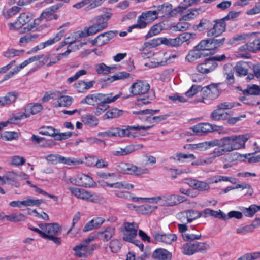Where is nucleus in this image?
Instances as JSON below:
<instances>
[{"mask_svg":"<svg viewBox=\"0 0 260 260\" xmlns=\"http://www.w3.org/2000/svg\"><path fill=\"white\" fill-rule=\"evenodd\" d=\"M112 16L113 13L108 11L103 14L92 18L90 21L91 24L81 32L80 36H93L103 31L108 27V21Z\"/></svg>","mask_w":260,"mask_h":260,"instance_id":"1","label":"nucleus"},{"mask_svg":"<svg viewBox=\"0 0 260 260\" xmlns=\"http://www.w3.org/2000/svg\"><path fill=\"white\" fill-rule=\"evenodd\" d=\"M250 137L249 134L225 137L219 140V146L223 147L226 152L244 149L245 143Z\"/></svg>","mask_w":260,"mask_h":260,"instance_id":"2","label":"nucleus"},{"mask_svg":"<svg viewBox=\"0 0 260 260\" xmlns=\"http://www.w3.org/2000/svg\"><path fill=\"white\" fill-rule=\"evenodd\" d=\"M57 54H48L45 56H44L43 55H39L34 56H32L27 59L24 60L23 62L20 63L19 65L17 66L15 68L13 69L12 71L9 72L7 74H6L3 78V81H6L8 80L9 79L12 78L15 75L18 73L21 70L24 69L30 63L40 60L42 59V63L43 64L47 63V66H51L53 64L56 63V62L52 63V56L57 55Z\"/></svg>","mask_w":260,"mask_h":260,"instance_id":"3","label":"nucleus"},{"mask_svg":"<svg viewBox=\"0 0 260 260\" xmlns=\"http://www.w3.org/2000/svg\"><path fill=\"white\" fill-rule=\"evenodd\" d=\"M39 226L44 231L45 239L51 240L56 244H60V239L56 237L61 232V228L58 224L56 223L41 224Z\"/></svg>","mask_w":260,"mask_h":260,"instance_id":"4","label":"nucleus"},{"mask_svg":"<svg viewBox=\"0 0 260 260\" xmlns=\"http://www.w3.org/2000/svg\"><path fill=\"white\" fill-rule=\"evenodd\" d=\"M138 224L135 222H125L123 224V240L124 241L133 243L138 246L141 250L143 249V245L138 241L134 240L137 235Z\"/></svg>","mask_w":260,"mask_h":260,"instance_id":"5","label":"nucleus"},{"mask_svg":"<svg viewBox=\"0 0 260 260\" xmlns=\"http://www.w3.org/2000/svg\"><path fill=\"white\" fill-rule=\"evenodd\" d=\"M157 13L154 11H147L143 12L138 18L137 23L130 26L128 28V32L132 31L133 29L138 28H145L147 24H150L158 18Z\"/></svg>","mask_w":260,"mask_h":260,"instance_id":"6","label":"nucleus"},{"mask_svg":"<svg viewBox=\"0 0 260 260\" xmlns=\"http://www.w3.org/2000/svg\"><path fill=\"white\" fill-rule=\"evenodd\" d=\"M219 95V91L217 85L211 84L205 87L202 91V97L196 101L209 104Z\"/></svg>","mask_w":260,"mask_h":260,"instance_id":"7","label":"nucleus"},{"mask_svg":"<svg viewBox=\"0 0 260 260\" xmlns=\"http://www.w3.org/2000/svg\"><path fill=\"white\" fill-rule=\"evenodd\" d=\"M211 152L210 156L206 158L203 157H199L196 161L191 162L192 166H204L211 164L214 160L225 153V151L222 147L216 146Z\"/></svg>","mask_w":260,"mask_h":260,"instance_id":"8","label":"nucleus"},{"mask_svg":"<svg viewBox=\"0 0 260 260\" xmlns=\"http://www.w3.org/2000/svg\"><path fill=\"white\" fill-rule=\"evenodd\" d=\"M119 171L125 174L135 176H140L143 174H148L150 171L146 168H141L133 164L121 163L119 166Z\"/></svg>","mask_w":260,"mask_h":260,"instance_id":"9","label":"nucleus"},{"mask_svg":"<svg viewBox=\"0 0 260 260\" xmlns=\"http://www.w3.org/2000/svg\"><path fill=\"white\" fill-rule=\"evenodd\" d=\"M220 141L218 139H213L210 141H204L195 144H190L184 146V148L191 151H206L212 147L219 146Z\"/></svg>","mask_w":260,"mask_h":260,"instance_id":"10","label":"nucleus"},{"mask_svg":"<svg viewBox=\"0 0 260 260\" xmlns=\"http://www.w3.org/2000/svg\"><path fill=\"white\" fill-rule=\"evenodd\" d=\"M43 109V106L41 104L36 103L35 104H29L27 105L24 109V112L22 113L18 114L14 117L16 120L28 118L30 115H35Z\"/></svg>","mask_w":260,"mask_h":260,"instance_id":"11","label":"nucleus"},{"mask_svg":"<svg viewBox=\"0 0 260 260\" xmlns=\"http://www.w3.org/2000/svg\"><path fill=\"white\" fill-rule=\"evenodd\" d=\"M32 18L31 14L26 13L21 14L14 22L8 23V26L10 30H16L21 28L23 25L28 23Z\"/></svg>","mask_w":260,"mask_h":260,"instance_id":"12","label":"nucleus"},{"mask_svg":"<svg viewBox=\"0 0 260 260\" xmlns=\"http://www.w3.org/2000/svg\"><path fill=\"white\" fill-rule=\"evenodd\" d=\"M184 197L176 194L161 196V206H174L186 201Z\"/></svg>","mask_w":260,"mask_h":260,"instance_id":"13","label":"nucleus"},{"mask_svg":"<svg viewBox=\"0 0 260 260\" xmlns=\"http://www.w3.org/2000/svg\"><path fill=\"white\" fill-rule=\"evenodd\" d=\"M150 88L149 84L146 81L138 80L133 83L130 87V92L134 95L144 94Z\"/></svg>","mask_w":260,"mask_h":260,"instance_id":"14","label":"nucleus"},{"mask_svg":"<svg viewBox=\"0 0 260 260\" xmlns=\"http://www.w3.org/2000/svg\"><path fill=\"white\" fill-rule=\"evenodd\" d=\"M68 189L70 191L72 194L78 199L92 202H94L97 199L96 196L91 194V192L84 189L74 187H69Z\"/></svg>","mask_w":260,"mask_h":260,"instance_id":"15","label":"nucleus"},{"mask_svg":"<svg viewBox=\"0 0 260 260\" xmlns=\"http://www.w3.org/2000/svg\"><path fill=\"white\" fill-rule=\"evenodd\" d=\"M155 8V6H154ZM157 8L155 11L157 13V16L159 14L162 15L163 17H171L177 15L176 10L175 8L173 9V6L169 3H165L162 5L156 7Z\"/></svg>","mask_w":260,"mask_h":260,"instance_id":"16","label":"nucleus"},{"mask_svg":"<svg viewBox=\"0 0 260 260\" xmlns=\"http://www.w3.org/2000/svg\"><path fill=\"white\" fill-rule=\"evenodd\" d=\"M213 27L207 32V36L210 37H217L225 31L226 23L223 19H220L214 21Z\"/></svg>","mask_w":260,"mask_h":260,"instance_id":"17","label":"nucleus"},{"mask_svg":"<svg viewBox=\"0 0 260 260\" xmlns=\"http://www.w3.org/2000/svg\"><path fill=\"white\" fill-rule=\"evenodd\" d=\"M115 36V33L112 31H109L100 34L94 39L91 40L90 43L92 46H101L107 43Z\"/></svg>","mask_w":260,"mask_h":260,"instance_id":"18","label":"nucleus"},{"mask_svg":"<svg viewBox=\"0 0 260 260\" xmlns=\"http://www.w3.org/2000/svg\"><path fill=\"white\" fill-rule=\"evenodd\" d=\"M86 42L80 43L78 40V43H73L70 44V45H68L67 50L64 53L57 54V55L52 56V63L57 62L62 57L67 56L71 52L79 50L84 45H86Z\"/></svg>","mask_w":260,"mask_h":260,"instance_id":"19","label":"nucleus"},{"mask_svg":"<svg viewBox=\"0 0 260 260\" xmlns=\"http://www.w3.org/2000/svg\"><path fill=\"white\" fill-rule=\"evenodd\" d=\"M143 148V145L141 144H132L126 146L124 148H119L117 150L112 151L111 153L114 156H124Z\"/></svg>","mask_w":260,"mask_h":260,"instance_id":"20","label":"nucleus"},{"mask_svg":"<svg viewBox=\"0 0 260 260\" xmlns=\"http://www.w3.org/2000/svg\"><path fill=\"white\" fill-rule=\"evenodd\" d=\"M217 66V64L210 58H207L203 63H200L197 67L198 72L202 74H206L212 72Z\"/></svg>","mask_w":260,"mask_h":260,"instance_id":"21","label":"nucleus"},{"mask_svg":"<svg viewBox=\"0 0 260 260\" xmlns=\"http://www.w3.org/2000/svg\"><path fill=\"white\" fill-rule=\"evenodd\" d=\"M214 126L209 123H201L190 127V129L196 134H203L211 132L214 129Z\"/></svg>","mask_w":260,"mask_h":260,"instance_id":"22","label":"nucleus"},{"mask_svg":"<svg viewBox=\"0 0 260 260\" xmlns=\"http://www.w3.org/2000/svg\"><path fill=\"white\" fill-rule=\"evenodd\" d=\"M61 5L59 4L55 5L50 7L45 10L41 15L40 18L41 19H45L46 21L50 20L53 18L57 19V16L53 13L55 11L58 10Z\"/></svg>","mask_w":260,"mask_h":260,"instance_id":"23","label":"nucleus"},{"mask_svg":"<svg viewBox=\"0 0 260 260\" xmlns=\"http://www.w3.org/2000/svg\"><path fill=\"white\" fill-rule=\"evenodd\" d=\"M196 47L199 51L206 54V56H207L211 53L213 46L211 40H204L201 41Z\"/></svg>","mask_w":260,"mask_h":260,"instance_id":"24","label":"nucleus"},{"mask_svg":"<svg viewBox=\"0 0 260 260\" xmlns=\"http://www.w3.org/2000/svg\"><path fill=\"white\" fill-rule=\"evenodd\" d=\"M154 238L157 242H161L166 244H171L173 241L176 240V236L175 234H161L155 233Z\"/></svg>","mask_w":260,"mask_h":260,"instance_id":"25","label":"nucleus"},{"mask_svg":"<svg viewBox=\"0 0 260 260\" xmlns=\"http://www.w3.org/2000/svg\"><path fill=\"white\" fill-rule=\"evenodd\" d=\"M64 33L63 30H60L57 33L54 37L50 38L46 41L40 43L39 47L40 48H45L47 47L53 45L61 40L64 36Z\"/></svg>","mask_w":260,"mask_h":260,"instance_id":"26","label":"nucleus"},{"mask_svg":"<svg viewBox=\"0 0 260 260\" xmlns=\"http://www.w3.org/2000/svg\"><path fill=\"white\" fill-rule=\"evenodd\" d=\"M74 250L76 255L79 257H86L90 254L89 246L83 243L75 246Z\"/></svg>","mask_w":260,"mask_h":260,"instance_id":"27","label":"nucleus"},{"mask_svg":"<svg viewBox=\"0 0 260 260\" xmlns=\"http://www.w3.org/2000/svg\"><path fill=\"white\" fill-rule=\"evenodd\" d=\"M153 257L158 260H171L172 254L165 249L159 248L154 251Z\"/></svg>","mask_w":260,"mask_h":260,"instance_id":"28","label":"nucleus"},{"mask_svg":"<svg viewBox=\"0 0 260 260\" xmlns=\"http://www.w3.org/2000/svg\"><path fill=\"white\" fill-rule=\"evenodd\" d=\"M187 183L192 187H194L200 191H207L210 189L209 185L204 181H200L196 180L190 179L187 182Z\"/></svg>","mask_w":260,"mask_h":260,"instance_id":"29","label":"nucleus"},{"mask_svg":"<svg viewBox=\"0 0 260 260\" xmlns=\"http://www.w3.org/2000/svg\"><path fill=\"white\" fill-rule=\"evenodd\" d=\"M201 213L202 214V216L204 217H207L208 216H211L215 218L224 220V218L225 217V214L220 210L215 211L209 208H206Z\"/></svg>","mask_w":260,"mask_h":260,"instance_id":"30","label":"nucleus"},{"mask_svg":"<svg viewBox=\"0 0 260 260\" xmlns=\"http://www.w3.org/2000/svg\"><path fill=\"white\" fill-rule=\"evenodd\" d=\"M95 69L98 74H108L116 69L114 66H107L104 63H100L95 65Z\"/></svg>","mask_w":260,"mask_h":260,"instance_id":"31","label":"nucleus"},{"mask_svg":"<svg viewBox=\"0 0 260 260\" xmlns=\"http://www.w3.org/2000/svg\"><path fill=\"white\" fill-rule=\"evenodd\" d=\"M204 57H206V54L201 53L195 47L193 50H190L188 52L185 59L188 62H193L197 59Z\"/></svg>","mask_w":260,"mask_h":260,"instance_id":"32","label":"nucleus"},{"mask_svg":"<svg viewBox=\"0 0 260 260\" xmlns=\"http://www.w3.org/2000/svg\"><path fill=\"white\" fill-rule=\"evenodd\" d=\"M57 103L55 104L56 107H68L71 105L73 98L68 95H62L59 92V95L57 96Z\"/></svg>","mask_w":260,"mask_h":260,"instance_id":"33","label":"nucleus"},{"mask_svg":"<svg viewBox=\"0 0 260 260\" xmlns=\"http://www.w3.org/2000/svg\"><path fill=\"white\" fill-rule=\"evenodd\" d=\"M81 31L75 33L73 36L66 38L63 41H62L60 45L56 48V50L58 51L62 47L66 45H70L73 43H78V40L81 38H85V37L80 36Z\"/></svg>","mask_w":260,"mask_h":260,"instance_id":"34","label":"nucleus"},{"mask_svg":"<svg viewBox=\"0 0 260 260\" xmlns=\"http://www.w3.org/2000/svg\"><path fill=\"white\" fill-rule=\"evenodd\" d=\"M133 130H138V126L136 125L134 126H127L125 128L121 129L119 128V137H128L131 138H135L137 136L136 133L132 132Z\"/></svg>","mask_w":260,"mask_h":260,"instance_id":"35","label":"nucleus"},{"mask_svg":"<svg viewBox=\"0 0 260 260\" xmlns=\"http://www.w3.org/2000/svg\"><path fill=\"white\" fill-rule=\"evenodd\" d=\"M115 234V228L111 226L107 227L104 230L98 232L101 240L104 242L109 241Z\"/></svg>","mask_w":260,"mask_h":260,"instance_id":"36","label":"nucleus"},{"mask_svg":"<svg viewBox=\"0 0 260 260\" xmlns=\"http://www.w3.org/2000/svg\"><path fill=\"white\" fill-rule=\"evenodd\" d=\"M152 110L146 109L144 110H140L138 111H133V114L137 115V118L141 120L143 122L149 123Z\"/></svg>","mask_w":260,"mask_h":260,"instance_id":"37","label":"nucleus"},{"mask_svg":"<svg viewBox=\"0 0 260 260\" xmlns=\"http://www.w3.org/2000/svg\"><path fill=\"white\" fill-rule=\"evenodd\" d=\"M80 186L85 187H91L95 185L93 179L88 175L85 174L78 175Z\"/></svg>","mask_w":260,"mask_h":260,"instance_id":"38","label":"nucleus"},{"mask_svg":"<svg viewBox=\"0 0 260 260\" xmlns=\"http://www.w3.org/2000/svg\"><path fill=\"white\" fill-rule=\"evenodd\" d=\"M82 121L84 124L93 127L99 124V119L95 116L90 114H85L82 116Z\"/></svg>","mask_w":260,"mask_h":260,"instance_id":"39","label":"nucleus"},{"mask_svg":"<svg viewBox=\"0 0 260 260\" xmlns=\"http://www.w3.org/2000/svg\"><path fill=\"white\" fill-rule=\"evenodd\" d=\"M81 103H86L90 105H94L101 103L100 93L89 94L81 102Z\"/></svg>","mask_w":260,"mask_h":260,"instance_id":"40","label":"nucleus"},{"mask_svg":"<svg viewBox=\"0 0 260 260\" xmlns=\"http://www.w3.org/2000/svg\"><path fill=\"white\" fill-rule=\"evenodd\" d=\"M132 199L134 201L157 204L159 206H161V196H155L151 198L133 197Z\"/></svg>","mask_w":260,"mask_h":260,"instance_id":"41","label":"nucleus"},{"mask_svg":"<svg viewBox=\"0 0 260 260\" xmlns=\"http://www.w3.org/2000/svg\"><path fill=\"white\" fill-rule=\"evenodd\" d=\"M234 69L231 64H226L224 67V76L229 84H232L234 82Z\"/></svg>","mask_w":260,"mask_h":260,"instance_id":"42","label":"nucleus"},{"mask_svg":"<svg viewBox=\"0 0 260 260\" xmlns=\"http://www.w3.org/2000/svg\"><path fill=\"white\" fill-rule=\"evenodd\" d=\"M5 217L7 221L14 222L24 221L27 218L26 216L23 213L16 212L6 215Z\"/></svg>","mask_w":260,"mask_h":260,"instance_id":"43","label":"nucleus"},{"mask_svg":"<svg viewBox=\"0 0 260 260\" xmlns=\"http://www.w3.org/2000/svg\"><path fill=\"white\" fill-rule=\"evenodd\" d=\"M121 93L113 95L112 93L108 94L100 93L101 103L105 104H108L116 101L121 95Z\"/></svg>","mask_w":260,"mask_h":260,"instance_id":"44","label":"nucleus"},{"mask_svg":"<svg viewBox=\"0 0 260 260\" xmlns=\"http://www.w3.org/2000/svg\"><path fill=\"white\" fill-rule=\"evenodd\" d=\"M123 111L117 108H113L108 111L103 116V119H112L121 116Z\"/></svg>","mask_w":260,"mask_h":260,"instance_id":"45","label":"nucleus"},{"mask_svg":"<svg viewBox=\"0 0 260 260\" xmlns=\"http://www.w3.org/2000/svg\"><path fill=\"white\" fill-rule=\"evenodd\" d=\"M129 76L130 74L127 72H119L107 78L106 81L109 82H112L116 80H124L129 78Z\"/></svg>","mask_w":260,"mask_h":260,"instance_id":"46","label":"nucleus"},{"mask_svg":"<svg viewBox=\"0 0 260 260\" xmlns=\"http://www.w3.org/2000/svg\"><path fill=\"white\" fill-rule=\"evenodd\" d=\"M228 113L221 111L218 108L214 110L211 114V118L215 121H219L226 119Z\"/></svg>","mask_w":260,"mask_h":260,"instance_id":"47","label":"nucleus"},{"mask_svg":"<svg viewBox=\"0 0 260 260\" xmlns=\"http://www.w3.org/2000/svg\"><path fill=\"white\" fill-rule=\"evenodd\" d=\"M20 10V8L18 6H14L10 9L4 8L2 11V15L6 19H9L13 17Z\"/></svg>","mask_w":260,"mask_h":260,"instance_id":"48","label":"nucleus"},{"mask_svg":"<svg viewBox=\"0 0 260 260\" xmlns=\"http://www.w3.org/2000/svg\"><path fill=\"white\" fill-rule=\"evenodd\" d=\"M190 24L186 22V20H183L181 17L179 19L178 22L176 25L173 27V29L176 31H184L187 30L190 26Z\"/></svg>","mask_w":260,"mask_h":260,"instance_id":"49","label":"nucleus"},{"mask_svg":"<svg viewBox=\"0 0 260 260\" xmlns=\"http://www.w3.org/2000/svg\"><path fill=\"white\" fill-rule=\"evenodd\" d=\"M248 64L245 62H238L235 67L236 73L240 76H245L248 73Z\"/></svg>","mask_w":260,"mask_h":260,"instance_id":"50","label":"nucleus"},{"mask_svg":"<svg viewBox=\"0 0 260 260\" xmlns=\"http://www.w3.org/2000/svg\"><path fill=\"white\" fill-rule=\"evenodd\" d=\"M118 131V127H113L106 131L99 132L98 134V136L102 137H119V134Z\"/></svg>","mask_w":260,"mask_h":260,"instance_id":"51","label":"nucleus"},{"mask_svg":"<svg viewBox=\"0 0 260 260\" xmlns=\"http://www.w3.org/2000/svg\"><path fill=\"white\" fill-rule=\"evenodd\" d=\"M38 37L39 35L36 34H28L21 37L19 42L21 45H25L27 43L36 40Z\"/></svg>","mask_w":260,"mask_h":260,"instance_id":"52","label":"nucleus"},{"mask_svg":"<svg viewBox=\"0 0 260 260\" xmlns=\"http://www.w3.org/2000/svg\"><path fill=\"white\" fill-rule=\"evenodd\" d=\"M43 203V200L35 199L30 197H27L23 200V206L24 207L30 206H39Z\"/></svg>","mask_w":260,"mask_h":260,"instance_id":"53","label":"nucleus"},{"mask_svg":"<svg viewBox=\"0 0 260 260\" xmlns=\"http://www.w3.org/2000/svg\"><path fill=\"white\" fill-rule=\"evenodd\" d=\"M194 242L188 243L184 244L182 247V252L185 255H192L196 252Z\"/></svg>","mask_w":260,"mask_h":260,"instance_id":"54","label":"nucleus"},{"mask_svg":"<svg viewBox=\"0 0 260 260\" xmlns=\"http://www.w3.org/2000/svg\"><path fill=\"white\" fill-rule=\"evenodd\" d=\"M196 34L194 33H183L179 36L177 37L179 46L181 45L183 42H187L190 39H193L196 38Z\"/></svg>","mask_w":260,"mask_h":260,"instance_id":"55","label":"nucleus"},{"mask_svg":"<svg viewBox=\"0 0 260 260\" xmlns=\"http://www.w3.org/2000/svg\"><path fill=\"white\" fill-rule=\"evenodd\" d=\"M163 29L161 24L158 23L153 25L147 35V38L151 37L153 36L159 34Z\"/></svg>","mask_w":260,"mask_h":260,"instance_id":"56","label":"nucleus"},{"mask_svg":"<svg viewBox=\"0 0 260 260\" xmlns=\"http://www.w3.org/2000/svg\"><path fill=\"white\" fill-rule=\"evenodd\" d=\"M186 212L188 217V222L189 223L202 216V213L197 210L192 209L187 210H186Z\"/></svg>","mask_w":260,"mask_h":260,"instance_id":"57","label":"nucleus"},{"mask_svg":"<svg viewBox=\"0 0 260 260\" xmlns=\"http://www.w3.org/2000/svg\"><path fill=\"white\" fill-rule=\"evenodd\" d=\"M57 130L51 126L42 127L39 131V134L43 135L56 137Z\"/></svg>","mask_w":260,"mask_h":260,"instance_id":"58","label":"nucleus"},{"mask_svg":"<svg viewBox=\"0 0 260 260\" xmlns=\"http://www.w3.org/2000/svg\"><path fill=\"white\" fill-rule=\"evenodd\" d=\"M24 51L23 50H18L14 49H8L4 52V56L8 58L18 56L22 55Z\"/></svg>","mask_w":260,"mask_h":260,"instance_id":"59","label":"nucleus"},{"mask_svg":"<svg viewBox=\"0 0 260 260\" xmlns=\"http://www.w3.org/2000/svg\"><path fill=\"white\" fill-rule=\"evenodd\" d=\"M260 258V251L246 253L237 260H255Z\"/></svg>","mask_w":260,"mask_h":260,"instance_id":"60","label":"nucleus"},{"mask_svg":"<svg viewBox=\"0 0 260 260\" xmlns=\"http://www.w3.org/2000/svg\"><path fill=\"white\" fill-rule=\"evenodd\" d=\"M237 234L245 235L248 233H252L254 231V229L252 226L247 225L243 226H239L236 229Z\"/></svg>","mask_w":260,"mask_h":260,"instance_id":"61","label":"nucleus"},{"mask_svg":"<svg viewBox=\"0 0 260 260\" xmlns=\"http://www.w3.org/2000/svg\"><path fill=\"white\" fill-rule=\"evenodd\" d=\"M260 211V206L252 205L244 210L245 215L247 217H252L257 211Z\"/></svg>","mask_w":260,"mask_h":260,"instance_id":"62","label":"nucleus"},{"mask_svg":"<svg viewBox=\"0 0 260 260\" xmlns=\"http://www.w3.org/2000/svg\"><path fill=\"white\" fill-rule=\"evenodd\" d=\"M151 49L152 48L150 47H146L145 43H144L140 49L142 56L145 58H149L152 57L154 55V53L151 50Z\"/></svg>","mask_w":260,"mask_h":260,"instance_id":"63","label":"nucleus"},{"mask_svg":"<svg viewBox=\"0 0 260 260\" xmlns=\"http://www.w3.org/2000/svg\"><path fill=\"white\" fill-rule=\"evenodd\" d=\"M245 92L249 95H258L260 93V87L255 84L249 85Z\"/></svg>","mask_w":260,"mask_h":260,"instance_id":"64","label":"nucleus"}]
</instances>
